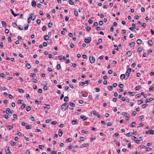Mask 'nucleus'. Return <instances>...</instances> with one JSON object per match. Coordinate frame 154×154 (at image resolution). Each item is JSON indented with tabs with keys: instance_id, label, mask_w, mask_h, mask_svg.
Wrapping results in <instances>:
<instances>
[{
	"instance_id": "774afa93",
	"label": "nucleus",
	"mask_w": 154,
	"mask_h": 154,
	"mask_svg": "<svg viewBox=\"0 0 154 154\" xmlns=\"http://www.w3.org/2000/svg\"><path fill=\"white\" fill-rule=\"evenodd\" d=\"M152 41L151 40L149 41H148V44L150 45H152Z\"/></svg>"
},
{
	"instance_id": "6ab92c4d",
	"label": "nucleus",
	"mask_w": 154,
	"mask_h": 154,
	"mask_svg": "<svg viewBox=\"0 0 154 154\" xmlns=\"http://www.w3.org/2000/svg\"><path fill=\"white\" fill-rule=\"evenodd\" d=\"M142 40L141 39H138L137 41V44L140 45L141 44Z\"/></svg>"
},
{
	"instance_id": "0e129e2a",
	"label": "nucleus",
	"mask_w": 154,
	"mask_h": 154,
	"mask_svg": "<svg viewBox=\"0 0 154 154\" xmlns=\"http://www.w3.org/2000/svg\"><path fill=\"white\" fill-rule=\"evenodd\" d=\"M141 11L143 12H144L145 11V8L144 7H142L141 9Z\"/></svg>"
},
{
	"instance_id": "aec40b11",
	"label": "nucleus",
	"mask_w": 154,
	"mask_h": 154,
	"mask_svg": "<svg viewBox=\"0 0 154 154\" xmlns=\"http://www.w3.org/2000/svg\"><path fill=\"white\" fill-rule=\"evenodd\" d=\"M122 115L126 117L129 116V114H128L125 112H123L122 113Z\"/></svg>"
},
{
	"instance_id": "e433bc0d",
	"label": "nucleus",
	"mask_w": 154,
	"mask_h": 154,
	"mask_svg": "<svg viewBox=\"0 0 154 154\" xmlns=\"http://www.w3.org/2000/svg\"><path fill=\"white\" fill-rule=\"evenodd\" d=\"M61 68V66L60 64H58L57 66V70L60 69Z\"/></svg>"
},
{
	"instance_id": "b1692460",
	"label": "nucleus",
	"mask_w": 154,
	"mask_h": 154,
	"mask_svg": "<svg viewBox=\"0 0 154 154\" xmlns=\"http://www.w3.org/2000/svg\"><path fill=\"white\" fill-rule=\"evenodd\" d=\"M2 23L3 26L5 27H6L7 26V24L4 21H2Z\"/></svg>"
},
{
	"instance_id": "0eeeda50",
	"label": "nucleus",
	"mask_w": 154,
	"mask_h": 154,
	"mask_svg": "<svg viewBox=\"0 0 154 154\" xmlns=\"http://www.w3.org/2000/svg\"><path fill=\"white\" fill-rule=\"evenodd\" d=\"M43 107L45 109H49L50 108V106L49 104H44L43 105Z\"/></svg>"
},
{
	"instance_id": "c03bdc74",
	"label": "nucleus",
	"mask_w": 154,
	"mask_h": 154,
	"mask_svg": "<svg viewBox=\"0 0 154 154\" xmlns=\"http://www.w3.org/2000/svg\"><path fill=\"white\" fill-rule=\"evenodd\" d=\"M53 26L52 23H49L48 24V26L49 28H51Z\"/></svg>"
},
{
	"instance_id": "2eb2a0df",
	"label": "nucleus",
	"mask_w": 154,
	"mask_h": 154,
	"mask_svg": "<svg viewBox=\"0 0 154 154\" xmlns=\"http://www.w3.org/2000/svg\"><path fill=\"white\" fill-rule=\"evenodd\" d=\"M132 53V52L131 51H128L127 52L126 54L128 57H130Z\"/></svg>"
},
{
	"instance_id": "4c0bfd02",
	"label": "nucleus",
	"mask_w": 154,
	"mask_h": 154,
	"mask_svg": "<svg viewBox=\"0 0 154 154\" xmlns=\"http://www.w3.org/2000/svg\"><path fill=\"white\" fill-rule=\"evenodd\" d=\"M132 135V133H131L129 132L127 134H126V136L127 137H130V136H131Z\"/></svg>"
},
{
	"instance_id": "7ed1b4c3",
	"label": "nucleus",
	"mask_w": 154,
	"mask_h": 154,
	"mask_svg": "<svg viewBox=\"0 0 154 154\" xmlns=\"http://www.w3.org/2000/svg\"><path fill=\"white\" fill-rule=\"evenodd\" d=\"M6 112L8 115H9L10 113L13 114L14 112L13 110H11L9 108H7Z\"/></svg>"
},
{
	"instance_id": "5701e85b",
	"label": "nucleus",
	"mask_w": 154,
	"mask_h": 154,
	"mask_svg": "<svg viewBox=\"0 0 154 154\" xmlns=\"http://www.w3.org/2000/svg\"><path fill=\"white\" fill-rule=\"evenodd\" d=\"M7 128L9 130H11L13 128V126H11V125H7Z\"/></svg>"
},
{
	"instance_id": "20e7f679",
	"label": "nucleus",
	"mask_w": 154,
	"mask_h": 154,
	"mask_svg": "<svg viewBox=\"0 0 154 154\" xmlns=\"http://www.w3.org/2000/svg\"><path fill=\"white\" fill-rule=\"evenodd\" d=\"M89 60L90 62L92 63H94L95 61V59L93 56H90L89 57Z\"/></svg>"
},
{
	"instance_id": "f8f14e48",
	"label": "nucleus",
	"mask_w": 154,
	"mask_h": 154,
	"mask_svg": "<svg viewBox=\"0 0 154 154\" xmlns=\"http://www.w3.org/2000/svg\"><path fill=\"white\" fill-rule=\"evenodd\" d=\"M89 145V144L88 143H84L81 145V148H83L84 147H87Z\"/></svg>"
},
{
	"instance_id": "a19ab883",
	"label": "nucleus",
	"mask_w": 154,
	"mask_h": 154,
	"mask_svg": "<svg viewBox=\"0 0 154 154\" xmlns=\"http://www.w3.org/2000/svg\"><path fill=\"white\" fill-rule=\"evenodd\" d=\"M18 91L20 93H24V91L23 89L19 88L18 89Z\"/></svg>"
},
{
	"instance_id": "4468645a",
	"label": "nucleus",
	"mask_w": 154,
	"mask_h": 154,
	"mask_svg": "<svg viewBox=\"0 0 154 154\" xmlns=\"http://www.w3.org/2000/svg\"><path fill=\"white\" fill-rule=\"evenodd\" d=\"M44 38L45 40L47 41L49 39L50 37L48 35H45L44 36Z\"/></svg>"
},
{
	"instance_id": "c85d7f7f",
	"label": "nucleus",
	"mask_w": 154,
	"mask_h": 154,
	"mask_svg": "<svg viewBox=\"0 0 154 154\" xmlns=\"http://www.w3.org/2000/svg\"><path fill=\"white\" fill-rule=\"evenodd\" d=\"M11 144L13 146H14L16 144V143L15 142H14L13 141H11Z\"/></svg>"
},
{
	"instance_id": "37998d69",
	"label": "nucleus",
	"mask_w": 154,
	"mask_h": 154,
	"mask_svg": "<svg viewBox=\"0 0 154 154\" xmlns=\"http://www.w3.org/2000/svg\"><path fill=\"white\" fill-rule=\"evenodd\" d=\"M30 76L31 77H36V74L34 73H31L30 74Z\"/></svg>"
},
{
	"instance_id": "393cba45",
	"label": "nucleus",
	"mask_w": 154,
	"mask_h": 154,
	"mask_svg": "<svg viewBox=\"0 0 154 154\" xmlns=\"http://www.w3.org/2000/svg\"><path fill=\"white\" fill-rule=\"evenodd\" d=\"M128 93L131 96H134L135 95V93L134 92H131V91H128Z\"/></svg>"
},
{
	"instance_id": "864d4df0",
	"label": "nucleus",
	"mask_w": 154,
	"mask_h": 154,
	"mask_svg": "<svg viewBox=\"0 0 154 154\" xmlns=\"http://www.w3.org/2000/svg\"><path fill=\"white\" fill-rule=\"evenodd\" d=\"M114 47L116 48L115 49L117 51H119V48L116 45H114Z\"/></svg>"
},
{
	"instance_id": "603ef678",
	"label": "nucleus",
	"mask_w": 154,
	"mask_h": 154,
	"mask_svg": "<svg viewBox=\"0 0 154 154\" xmlns=\"http://www.w3.org/2000/svg\"><path fill=\"white\" fill-rule=\"evenodd\" d=\"M12 25L13 26L14 28L16 27L17 26V23L15 22H14L12 24Z\"/></svg>"
},
{
	"instance_id": "052dcab7",
	"label": "nucleus",
	"mask_w": 154,
	"mask_h": 154,
	"mask_svg": "<svg viewBox=\"0 0 154 154\" xmlns=\"http://www.w3.org/2000/svg\"><path fill=\"white\" fill-rule=\"evenodd\" d=\"M79 84L80 85L83 86L85 84V82H81L79 83Z\"/></svg>"
},
{
	"instance_id": "a211bd4d",
	"label": "nucleus",
	"mask_w": 154,
	"mask_h": 154,
	"mask_svg": "<svg viewBox=\"0 0 154 154\" xmlns=\"http://www.w3.org/2000/svg\"><path fill=\"white\" fill-rule=\"evenodd\" d=\"M11 13H12V14L14 16V17H16L17 16V15H18V14H15L14 12V11H13V10L11 9Z\"/></svg>"
},
{
	"instance_id": "bf43d9fd",
	"label": "nucleus",
	"mask_w": 154,
	"mask_h": 154,
	"mask_svg": "<svg viewBox=\"0 0 154 154\" xmlns=\"http://www.w3.org/2000/svg\"><path fill=\"white\" fill-rule=\"evenodd\" d=\"M146 150L147 151H149L151 150V149H150L149 147H147L146 148Z\"/></svg>"
},
{
	"instance_id": "680f3d73",
	"label": "nucleus",
	"mask_w": 154,
	"mask_h": 154,
	"mask_svg": "<svg viewBox=\"0 0 154 154\" xmlns=\"http://www.w3.org/2000/svg\"><path fill=\"white\" fill-rule=\"evenodd\" d=\"M86 29L88 31H89L91 29V27L89 26H88L87 27Z\"/></svg>"
},
{
	"instance_id": "7c9ffc66",
	"label": "nucleus",
	"mask_w": 154,
	"mask_h": 154,
	"mask_svg": "<svg viewBox=\"0 0 154 154\" xmlns=\"http://www.w3.org/2000/svg\"><path fill=\"white\" fill-rule=\"evenodd\" d=\"M69 105L72 107H74L75 106V104L73 103L70 102L69 103Z\"/></svg>"
},
{
	"instance_id": "5fc2aeb1",
	"label": "nucleus",
	"mask_w": 154,
	"mask_h": 154,
	"mask_svg": "<svg viewBox=\"0 0 154 154\" xmlns=\"http://www.w3.org/2000/svg\"><path fill=\"white\" fill-rule=\"evenodd\" d=\"M26 129H30L31 128V125H28L26 126Z\"/></svg>"
},
{
	"instance_id": "1a4fd4ad",
	"label": "nucleus",
	"mask_w": 154,
	"mask_h": 154,
	"mask_svg": "<svg viewBox=\"0 0 154 154\" xmlns=\"http://www.w3.org/2000/svg\"><path fill=\"white\" fill-rule=\"evenodd\" d=\"M31 4L33 7H35L36 5V3L35 0H32V2Z\"/></svg>"
},
{
	"instance_id": "13d9d810",
	"label": "nucleus",
	"mask_w": 154,
	"mask_h": 154,
	"mask_svg": "<svg viewBox=\"0 0 154 154\" xmlns=\"http://www.w3.org/2000/svg\"><path fill=\"white\" fill-rule=\"evenodd\" d=\"M43 44V46L45 47H47L48 45L47 43L46 42H44Z\"/></svg>"
},
{
	"instance_id": "79ce46f5",
	"label": "nucleus",
	"mask_w": 154,
	"mask_h": 154,
	"mask_svg": "<svg viewBox=\"0 0 154 154\" xmlns=\"http://www.w3.org/2000/svg\"><path fill=\"white\" fill-rule=\"evenodd\" d=\"M32 17L31 16L29 17L28 18V20L27 22L28 23H29L31 20L30 19H32Z\"/></svg>"
},
{
	"instance_id": "6e6d98bb",
	"label": "nucleus",
	"mask_w": 154,
	"mask_h": 154,
	"mask_svg": "<svg viewBox=\"0 0 154 154\" xmlns=\"http://www.w3.org/2000/svg\"><path fill=\"white\" fill-rule=\"evenodd\" d=\"M70 46L71 48H73L74 47V45L72 43H71Z\"/></svg>"
},
{
	"instance_id": "9d476101",
	"label": "nucleus",
	"mask_w": 154,
	"mask_h": 154,
	"mask_svg": "<svg viewBox=\"0 0 154 154\" xmlns=\"http://www.w3.org/2000/svg\"><path fill=\"white\" fill-rule=\"evenodd\" d=\"M154 100V98H150L149 99H147L145 101V102L146 103H149L150 101L153 100Z\"/></svg>"
},
{
	"instance_id": "f03ea898",
	"label": "nucleus",
	"mask_w": 154,
	"mask_h": 154,
	"mask_svg": "<svg viewBox=\"0 0 154 154\" xmlns=\"http://www.w3.org/2000/svg\"><path fill=\"white\" fill-rule=\"evenodd\" d=\"M131 71V68H129L127 71V72L125 73L126 76V79H127L129 76L130 74Z\"/></svg>"
},
{
	"instance_id": "2f4dec72",
	"label": "nucleus",
	"mask_w": 154,
	"mask_h": 154,
	"mask_svg": "<svg viewBox=\"0 0 154 154\" xmlns=\"http://www.w3.org/2000/svg\"><path fill=\"white\" fill-rule=\"evenodd\" d=\"M72 141V139L70 138H69L66 140V143L69 142H71Z\"/></svg>"
},
{
	"instance_id": "58836bf2",
	"label": "nucleus",
	"mask_w": 154,
	"mask_h": 154,
	"mask_svg": "<svg viewBox=\"0 0 154 154\" xmlns=\"http://www.w3.org/2000/svg\"><path fill=\"white\" fill-rule=\"evenodd\" d=\"M18 28L20 30H22L23 29V27L21 25H19L18 26Z\"/></svg>"
},
{
	"instance_id": "3c124183",
	"label": "nucleus",
	"mask_w": 154,
	"mask_h": 154,
	"mask_svg": "<svg viewBox=\"0 0 154 154\" xmlns=\"http://www.w3.org/2000/svg\"><path fill=\"white\" fill-rule=\"evenodd\" d=\"M147 106V104H143L142 105V107L143 108H144L145 107H146Z\"/></svg>"
},
{
	"instance_id": "72a5a7b5",
	"label": "nucleus",
	"mask_w": 154,
	"mask_h": 154,
	"mask_svg": "<svg viewBox=\"0 0 154 154\" xmlns=\"http://www.w3.org/2000/svg\"><path fill=\"white\" fill-rule=\"evenodd\" d=\"M68 2L69 4L71 5H73L74 4V3L71 0H69Z\"/></svg>"
},
{
	"instance_id": "412c9836",
	"label": "nucleus",
	"mask_w": 154,
	"mask_h": 154,
	"mask_svg": "<svg viewBox=\"0 0 154 154\" xmlns=\"http://www.w3.org/2000/svg\"><path fill=\"white\" fill-rule=\"evenodd\" d=\"M129 45L131 47H133L135 46V43L134 42H132L129 43Z\"/></svg>"
},
{
	"instance_id": "473e14b6",
	"label": "nucleus",
	"mask_w": 154,
	"mask_h": 154,
	"mask_svg": "<svg viewBox=\"0 0 154 154\" xmlns=\"http://www.w3.org/2000/svg\"><path fill=\"white\" fill-rule=\"evenodd\" d=\"M135 122H133L131 123V124H130V126L132 127H134L135 126Z\"/></svg>"
},
{
	"instance_id": "4be33fe9",
	"label": "nucleus",
	"mask_w": 154,
	"mask_h": 154,
	"mask_svg": "<svg viewBox=\"0 0 154 154\" xmlns=\"http://www.w3.org/2000/svg\"><path fill=\"white\" fill-rule=\"evenodd\" d=\"M63 134V131L60 129L59 130V135L60 137H61L62 136Z\"/></svg>"
},
{
	"instance_id": "49530a36",
	"label": "nucleus",
	"mask_w": 154,
	"mask_h": 154,
	"mask_svg": "<svg viewBox=\"0 0 154 154\" xmlns=\"http://www.w3.org/2000/svg\"><path fill=\"white\" fill-rule=\"evenodd\" d=\"M82 133H84L85 134H88V131H85L84 130H82Z\"/></svg>"
},
{
	"instance_id": "a878e982",
	"label": "nucleus",
	"mask_w": 154,
	"mask_h": 154,
	"mask_svg": "<svg viewBox=\"0 0 154 154\" xmlns=\"http://www.w3.org/2000/svg\"><path fill=\"white\" fill-rule=\"evenodd\" d=\"M26 67L28 69H29L31 68V65L29 63H27L26 65Z\"/></svg>"
},
{
	"instance_id": "4d7b16f0",
	"label": "nucleus",
	"mask_w": 154,
	"mask_h": 154,
	"mask_svg": "<svg viewBox=\"0 0 154 154\" xmlns=\"http://www.w3.org/2000/svg\"><path fill=\"white\" fill-rule=\"evenodd\" d=\"M141 24L143 27H145L146 26V24L145 23H142Z\"/></svg>"
},
{
	"instance_id": "9b49d317",
	"label": "nucleus",
	"mask_w": 154,
	"mask_h": 154,
	"mask_svg": "<svg viewBox=\"0 0 154 154\" xmlns=\"http://www.w3.org/2000/svg\"><path fill=\"white\" fill-rule=\"evenodd\" d=\"M91 40V38H85V42L87 44H88L90 43Z\"/></svg>"
},
{
	"instance_id": "bb28decb",
	"label": "nucleus",
	"mask_w": 154,
	"mask_h": 154,
	"mask_svg": "<svg viewBox=\"0 0 154 154\" xmlns=\"http://www.w3.org/2000/svg\"><path fill=\"white\" fill-rule=\"evenodd\" d=\"M64 100L65 102H66L69 100V98L68 97H65L64 98Z\"/></svg>"
},
{
	"instance_id": "ddd939ff",
	"label": "nucleus",
	"mask_w": 154,
	"mask_h": 154,
	"mask_svg": "<svg viewBox=\"0 0 154 154\" xmlns=\"http://www.w3.org/2000/svg\"><path fill=\"white\" fill-rule=\"evenodd\" d=\"M31 16L32 17V19H30L31 20H35V16H34V14L33 13L29 15V17Z\"/></svg>"
},
{
	"instance_id": "f704fd0d",
	"label": "nucleus",
	"mask_w": 154,
	"mask_h": 154,
	"mask_svg": "<svg viewBox=\"0 0 154 154\" xmlns=\"http://www.w3.org/2000/svg\"><path fill=\"white\" fill-rule=\"evenodd\" d=\"M143 101L142 100H139L138 101V105L141 104L143 103Z\"/></svg>"
},
{
	"instance_id": "f257e3e1",
	"label": "nucleus",
	"mask_w": 154,
	"mask_h": 154,
	"mask_svg": "<svg viewBox=\"0 0 154 154\" xmlns=\"http://www.w3.org/2000/svg\"><path fill=\"white\" fill-rule=\"evenodd\" d=\"M68 105L66 103H64L61 106L62 110L63 111L66 110L68 108Z\"/></svg>"
},
{
	"instance_id": "39448f33",
	"label": "nucleus",
	"mask_w": 154,
	"mask_h": 154,
	"mask_svg": "<svg viewBox=\"0 0 154 154\" xmlns=\"http://www.w3.org/2000/svg\"><path fill=\"white\" fill-rule=\"evenodd\" d=\"M146 134H154V131L152 130H149L147 131H146Z\"/></svg>"
},
{
	"instance_id": "e2e57ef3",
	"label": "nucleus",
	"mask_w": 154,
	"mask_h": 154,
	"mask_svg": "<svg viewBox=\"0 0 154 154\" xmlns=\"http://www.w3.org/2000/svg\"><path fill=\"white\" fill-rule=\"evenodd\" d=\"M96 91L97 92H98L100 91V89L98 88H95Z\"/></svg>"
},
{
	"instance_id": "f3484780",
	"label": "nucleus",
	"mask_w": 154,
	"mask_h": 154,
	"mask_svg": "<svg viewBox=\"0 0 154 154\" xmlns=\"http://www.w3.org/2000/svg\"><path fill=\"white\" fill-rule=\"evenodd\" d=\"M78 123V122L76 120H73L72 121V125H76Z\"/></svg>"
},
{
	"instance_id": "423d86ee",
	"label": "nucleus",
	"mask_w": 154,
	"mask_h": 154,
	"mask_svg": "<svg viewBox=\"0 0 154 154\" xmlns=\"http://www.w3.org/2000/svg\"><path fill=\"white\" fill-rule=\"evenodd\" d=\"M120 78L122 80H123L124 79L127 80L126 79V77H125V74H122L120 75Z\"/></svg>"
},
{
	"instance_id": "09e8293b",
	"label": "nucleus",
	"mask_w": 154,
	"mask_h": 154,
	"mask_svg": "<svg viewBox=\"0 0 154 154\" xmlns=\"http://www.w3.org/2000/svg\"><path fill=\"white\" fill-rule=\"evenodd\" d=\"M91 114H93L94 115H96L97 114L95 110L92 111L91 112Z\"/></svg>"
},
{
	"instance_id": "338daca9",
	"label": "nucleus",
	"mask_w": 154,
	"mask_h": 154,
	"mask_svg": "<svg viewBox=\"0 0 154 154\" xmlns=\"http://www.w3.org/2000/svg\"><path fill=\"white\" fill-rule=\"evenodd\" d=\"M57 122L56 121H54L51 122V124L52 125H55L56 124Z\"/></svg>"
},
{
	"instance_id": "c756f323",
	"label": "nucleus",
	"mask_w": 154,
	"mask_h": 154,
	"mask_svg": "<svg viewBox=\"0 0 154 154\" xmlns=\"http://www.w3.org/2000/svg\"><path fill=\"white\" fill-rule=\"evenodd\" d=\"M113 88V87L111 86H108V89L110 91H111L112 90Z\"/></svg>"
},
{
	"instance_id": "c9c22d12",
	"label": "nucleus",
	"mask_w": 154,
	"mask_h": 154,
	"mask_svg": "<svg viewBox=\"0 0 154 154\" xmlns=\"http://www.w3.org/2000/svg\"><path fill=\"white\" fill-rule=\"evenodd\" d=\"M32 82L35 83H37L38 82L37 80L35 78L32 79Z\"/></svg>"
},
{
	"instance_id": "de8ad7c7",
	"label": "nucleus",
	"mask_w": 154,
	"mask_h": 154,
	"mask_svg": "<svg viewBox=\"0 0 154 154\" xmlns=\"http://www.w3.org/2000/svg\"><path fill=\"white\" fill-rule=\"evenodd\" d=\"M42 84L43 85H47V82L46 81H43L42 82Z\"/></svg>"
},
{
	"instance_id": "69168bd1",
	"label": "nucleus",
	"mask_w": 154,
	"mask_h": 154,
	"mask_svg": "<svg viewBox=\"0 0 154 154\" xmlns=\"http://www.w3.org/2000/svg\"><path fill=\"white\" fill-rule=\"evenodd\" d=\"M140 88V87L139 86H137L135 88V89L136 90H138Z\"/></svg>"
},
{
	"instance_id": "a18cd8bd",
	"label": "nucleus",
	"mask_w": 154,
	"mask_h": 154,
	"mask_svg": "<svg viewBox=\"0 0 154 154\" xmlns=\"http://www.w3.org/2000/svg\"><path fill=\"white\" fill-rule=\"evenodd\" d=\"M31 109V107L30 106H28L26 107V110L27 112L29 111Z\"/></svg>"
},
{
	"instance_id": "cd10ccee",
	"label": "nucleus",
	"mask_w": 154,
	"mask_h": 154,
	"mask_svg": "<svg viewBox=\"0 0 154 154\" xmlns=\"http://www.w3.org/2000/svg\"><path fill=\"white\" fill-rule=\"evenodd\" d=\"M74 13L76 17H77L78 16V13L77 11L75 10L74 11Z\"/></svg>"
},
{
	"instance_id": "dca6fc26",
	"label": "nucleus",
	"mask_w": 154,
	"mask_h": 154,
	"mask_svg": "<svg viewBox=\"0 0 154 154\" xmlns=\"http://www.w3.org/2000/svg\"><path fill=\"white\" fill-rule=\"evenodd\" d=\"M5 152L7 154H11V152L10 151V149L8 147L7 149L5 150Z\"/></svg>"
},
{
	"instance_id": "ea45409f",
	"label": "nucleus",
	"mask_w": 154,
	"mask_h": 154,
	"mask_svg": "<svg viewBox=\"0 0 154 154\" xmlns=\"http://www.w3.org/2000/svg\"><path fill=\"white\" fill-rule=\"evenodd\" d=\"M143 49L141 47H139L137 49V51L139 52H141L142 51Z\"/></svg>"
},
{
	"instance_id": "8fccbe9b",
	"label": "nucleus",
	"mask_w": 154,
	"mask_h": 154,
	"mask_svg": "<svg viewBox=\"0 0 154 154\" xmlns=\"http://www.w3.org/2000/svg\"><path fill=\"white\" fill-rule=\"evenodd\" d=\"M26 106V104H23L21 106V108L22 109H23L25 108Z\"/></svg>"
},
{
	"instance_id": "6e6552de",
	"label": "nucleus",
	"mask_w": 154,
	"mask_h": 154,
	"mask_svg": "<svg viewBox=\"0 0 154 154\" xmlns=\"http://www.w3.org/2000/svg\"><path fill=\"white\" fill-rule=\"evenodd\" d=\"M80 118L82 119L83 121H85L87 120L88 118L85 116L82 115L80 116Z\"/></svg>"
}]
</instances>
